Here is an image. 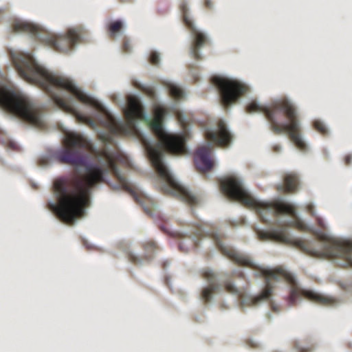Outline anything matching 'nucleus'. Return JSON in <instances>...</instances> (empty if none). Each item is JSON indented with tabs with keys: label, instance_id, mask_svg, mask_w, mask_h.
<instances>
[{
	"label": "nucleus",
	"instance_id": "obj_31",
	"mask_svg": "<svg viewBox=\"0 0 352 352\" xmlns=\"http://www.w3.org/2000/svg\"><path fill=\"white\" fill-rule=\"evenodd\" d=\"M158 226H159L160 228L162 231H164V232H166V233H170V232L169 229H168L166 226H164V225H160V224H159Z\"/></svg>",
	"mask_w": 352,
	"mask_h": 352
},
{
	"label": "nucleus",
	"instance_id": "obj_13",
	"mask_svg": "<svg viewBox=\"0 0 352 352\" xmlns=\"http://www.w3.org/2000/svg\"><path fill=\"white\" fill-rule=\"evenodd\" d=\"M205 135L207 140L220 146H228L232 140V133L221 120L217 122V131H207Z\"/></svg>",
	"mask_w": 352,
	"mask_h": 352
},
{
	"label": "nucleus",
	"instance_id": "obj_23",
	"mask_svg": "<svg viewBox=\"0 0 352 352\" xmlns=\"http://www.w3.org/2000/svg\"><path fill=\"white\" fill-rule=\"evenodd\" d=\"M142 248L146 254H151L157 249V245L153 241L148 240L142 243Z\"/></svg>",
	"mask_w": 352,
	"mask_h": 352
},
{
	"label": "nucleus",
	"instance_id": "obj_15",
	"mask_svg": "<svg viewBox=\"0 0 352 352\" xmlns=\"http://www.w3.org/2000/svg\"><path fill=\"white\" fill-rule=\"evenodd\" d=\"M299 185L298 175L294 172H289L284 175L283 184L278 185L276 189L284 193H294L298 190Z\"/></svg>",
	"mask_w": 352,
	"mask_h": 352
},
{
	"label": "nucleus",
	"instance_id": "obj_20",
	"mask_svg": "<svg viewBox=\"0 0 352 352\" xmlns=\"http://www.w3.org/2000/svg\"><path fill=\"white\" fill-rule=\"evenodd\" d=\"M169 93L175 99L179 100L184 97V90L177 85L170 83L168 85Z\"/></svg>",
	"mask_w": 352,
	"mask_h": 352
},
{
	"label": "nucleus",
	"instance_id": "obj_37",
	"mask_svg": "<svg viewBox=\"0 0 352 352\" xmlns=\"http://www.w3.org/2000/svg\"><path fill=\"white\" fill-rule=\"evenodd\" d=\"M251 346L253 347V348H256V346L255 344H251Z\"/></svg>",
	"mask_w": 352,
	"mask_h": 352
},
{
	"label": "nucleus",
	"instance_id": "obj_8",
	"mask_svg": "<svg viewBox=\"0 0 352 352\" xmlns=\"http://www.w3.org/2000/svg\"><path fill=\"white\" fill-rule=\"evenodd\" d=\"M0 107L34 126H45L40 107L30 97L17 90L1 87Z\"/></svg>",
	"mask_w": 352,
	"mask_h": 352
},
{
	"label": "nucleus",
	"instance_id": "obj_36",
	"mask_svg": "<svg viewBox=\"0 0 352 352\" xmlns=\"http://www.w3.org/2000/svg\"><path fill=\"white\" fill-rule=\"evenodd\" d=\"M150 257H151V256H149V255H145V258H146V259L150 258Z\"/></svg>",
	"mask_w": 352,
	"mask_h": 352
},
{
	"label": "nucleus",
	"instance_id": "obj_22",
	"mask_svg": "<svg viewBox=\"0 0 352 352\" xmlns=\"http://www.w3.org/2000/svg\"><path fill=\"white\" fill-rule=\"evenodd\" d=\"M314 127L318 132H319L322 135H326L328 133V129L326 125L324 124V122H322L320 120H315L314 122Z\"/></svg>",
	"mask_w": 352,
	"mask_h": 352
},
{
	"label": "nucleus",
	"instance_id": "obj_17",
	"mask_svg": "<svg viewBox=\"0 0 352 352\" xmlns=\"http://www.w3.org/2000/svg\"><path fill=\"white\" fill-rule=\"evenodd\" d=\"M14 32L30 33L36 35L40 32V28L30 22L16 20L12 25Z\"/></svg>",
	"mask_w": 352,
	"mask_h": 352
},
{
	"label": "nucleus",
	"instance_id": "obj_7",
	"mask_svg": "<svg viewBox=\"0 0 352 352\" xmlns=\"http://www.w3.org/2000/svg\"><path fill=\"white\" fill-rule=\"evenodd\" d=\"M260 270L266 278L265 288L261 294L256 296L242 298L243 305L254 306L258 305L262 301L270 299L274 290V286L272 284V281L279 280H284L292 285L290 294L288 298V302L291 306L295 305L297 300L302 298H305L309 300L322 305H331L336 302L333 298L323 296L313 290L304 289L298 287L296 285L294 276L282 267H277L274 270L262 268L260 269Z\"/></svg>",
	"mask_w": 352,
	"mask_h": 352
},
{
	"label": "nucleus",
	"instance_id": "obj_35",
	"mask_svg": "<svg viewBox=\"0 0 352 352\" xmlns=\"http://www.w3.org/2000/svg\"><path fill=\"white\" fill-rule=\"evenodd\" d=\"M194 245L195 247H197L198 246V244H197V241H194Z\"/></svg>",
	"mask_w": 352,
	"mask_h": 352
},
{
	"label": "nucleus",
	"instance_id": "obj_30",
	"mask_svg": "<svg viewBox=\"0 0 352 352\" xmlns=\"http://www.w3.org/2000/svg\"><path fill=\"white\" fill-rule=\"evenodd\" d=\"M280 150H281V146L279 144H275L272 147V151L274 153H279L280 151Z\"/></svg>",
	"mask_w": 352,
	"mask_h": 352
},
{
	"label": "nucleus",
	"instance_id": "obj_34",
	"mask_svg": "<svg viewBox=\"0 0 352 352\" xmlns=\"http://www.w3.org/2000/svg\"><path fill=\"white\" fill-rule=\"evenodd\" d=\"M243 273L241 272H239V277H242Z\"/></svg>",
	"mask_w": 352,
	"mask_h": 352
},
{
	"label": "nucleus",
	"instance_id": "obj_33",
	"mask_svg": "<svg viewBox=\"0 0 352 352\" xmlns=\"http://www.w3.org/2000/svg\"><path fill=\"white\" fill-rule=\"evenodd\" d=\"M9 147L11 148L13 150H16V147L17 146L16 145L15 143L14 142H10L9 143Z\"/></svg>",
	"mask_w": 352,
	"mask_h": 352
},
{
	"label": "nucleus",
	"instance_id": "obj_2",
	"mask_svg": "<svg viewBox=\"0 0 352 352\" xmlns=\"http://www.w3.org/2000/svg\"><path fill=\"white\" fill-rule=\"evenodd\" d=\"M13 63L23 79L43 89L59 108L74 115L78 122L93 129L98 126L91 118L81 114L76 109L72 97L62 96V91H67L81 102L100 111L102 113V118L99 120V124L107 129V131H101L98 135L105 144H112L115 135H126L131 131H136L134 123L136 119L148 120L140 100L135 96L128 98V107L124 112L127 123H122L118 122L97 100L82 91L72 80L50 72L38 65L30 54L21 53L13 58Z\"/></svg>",
	"mask_w": 352,
	"mask_h": 352
},
{
	"label": "nucleus",
	"instance_id": "obj_19",
	"mask_svg": "<svg viewBox=\"0 0 352 352\" xmlns=\"http://www.w3.org/2000/svg\"><path fill=\"white\" fill-rule=\"evenodd\" d=\"M306 210L311 216L315 218L316 223L318 226V227H320L322 230H324L325 224L324 223V221L321 217L316 215L314 204L311 203L308 204L306 206Z\"/></svg>",
	"mask_w": 352,
	"mask_h": 352
},
{
	"label": "nucleus",
	"instance_id": "obj_25",
	"mask_svg": "<svg viewBox=\"0 0 352 352\" xmlns=\"http://www.w3.org/2000/svg\"><path fill=\"white\" fill-rule=\"evenodd\" d=\"M122 50L124 53H129L131 51V45L130 41L126 37L123 38Z\"/></svg>",
	"mask_w": 352,
	"mask_h": 352
},
{
	"label": "nucleus",
	"instance_id": "obj_3",
	"mask_svg": "<svg viewBox=\"0 0 352 352\" xmlns=\"http://www.w3.org/2000/svg\"><path fill=\"white\" fill-rule=\"evenodd\" d=\"M166 113V109L161 105H156L154 107V118L149 121L148 124L159 142L155 144L145 143V148L157 174L167 183L164 189V192L179 197L190 206H195L198 204L199 199L174 179L163 162L165 151L173 155H182L186 153L184 135L169 134L164 130L163 119Z\"/></svg>",
	"mask_w": 352,
	"mask_h": 352
},
{
	"label": "nucleus",
	"instance_id": "obj_11",
	"mask_svg": "<svg viewBox=\"0 0 352 352\" xmlns=\"http://www.w3.org/2000/svg\"><path fill=\"white\" fill-rule=\"evenodd\" d=\"M179 9L182 12L183 22L190 32L193 40L192 42L190 52L192 57L196 60L201 59L199 50L209 43L207 36L202 32L198 30L195 27L188 13V8L186 1L181 2Z\"/></svg>",
	"mask_w": 352,
	"mask_h": 352
},
{
	"label": "nucleus",
	"instance_id": "obj_1",
	"mask_svg": "<svg viewBox=\"0 0 352 352\" xmlns=\"http://www.w3.org/2000/svg\"><path fill=\"white\" fill-rule=\"evenodd\" d=\"M64 146V149L56 153V159L61 164L85 166V173L81 177H61L54 181L53 190L57 202L50 201L47 206L61 221L72 225L85 215V209L89 205L91 190L99 184L107 183L106 177L109 173L116 177L121 188L142 206L146 214L165 221L154 201L140 194L120 174L117 163L127 162L120 153L109 151L106 147L95 151L84 136L74 133L65 135Z\"/></svg>",
	"mask_w": 352,
	"mask_h": 352
},
{
	"label": "nucleus",
	"instance_id": "obj_32",
	"mask_svg": "<svg viewBox=\"0 0 352 352\" xmlns=\"http://www.w3.org/2000/svg\"><path fill=\"white\" fill-rule=\"evenodd\" d=\"M314 347L311 346L307 349L298 348L300 352H311L313 350Z\"/></svg>",
	"mask_w": 352,
	"mask_h": 352
},
{
	"label": "nucleus",
	"instance_id": "obj_9",
	"mask_svg": "<svg viewBox=\"0 0 352 352\" xmlns=\"http://www.w3.org/2000/svg\"><path fill=\"white\" fill-rule=\"evenodd\" d=\"M212 80L219 89L221 102L225 108L236 103L249 91L247 85L236 79L214 76Z\"/></svg>",
	"mask_w": 352,
	"mask_h": 352
},
{
	"label": "nucleus",
	"instance_id": "obj_18",
	"mask_svg": "<svg viewBox=\"0 0 352 352\" xmlns=\"http://www.w3.org/2000/svg\"><path fill=\"white\" fill-rule=\"evenodd\" d=\"M124 28V23L121 20L111 21L107 26V32L111 38L114 39L120 33Z\"/></svg>",
	"mask_w": 352,
	"mask_h": 352
},
{
	"label": "nucleus",
	"instance_id": "obj_26",
	"mask_svg": "<svg viewBox=\"0 0 352 352\" xmlns=\"http://www.w3.org/2000/svg\"><path fill=\"white\" fill-rule=\"evenodd\" d=\"M135 86L143 90L148 96H149L151 98H154L155 96V90L153 87H144L143 86H141V85H135Z\"/></svg>",
	"mask_w": 352,
	"mask_h": 352
},
{
	"label": "nucleus",
	"instance_id": "obj_28",
	"mask_svg": "<svg viewBox=\"0 0 352 352\" xmlns=\"http://www.w3.org/2000/svg\"><path fill=\"white\" fill-rule=\"evenodd\" d=\"M204 5L207 9H212L213 6V3L211 0H204Z\"/></svg>",
	"mask_w": 352,
	"mask_h": 352
},
{
	"label": "nucleus",
	"instance_id": "obj_10",
	"mask_svg": "<svg viewBox=\"0 0 352 352\" xmlns=\"http://www.w3.org/2000/svg\"><path fill=\"white\" fill-rule=\"evenodd\" d=\"M206 235L213 239L217 248L223 255L236 263L253 269L257 268L249 256L238 252L232 247L227 245L223 241L224 235L219 232L212 230L206 233L203 226H200L197 227L196 232L194 233L195 237H201Z\"/></svg>",
	"mask_w": 352,
	"mask_h": 352
},
{
	"label": "nucleus",
	"instance_id": "obj_29",
	"mask_svg": "<svg viewBox=\"0 0 352 352\" xmlns=\"http://www.w3.org/2000/svg\"><path fill=\"white\" fill-rule=\"evenodd\" d=\"M352 160V156L351 155H347L344 157V163L346 165H349Z\"/></svg>",
	"mask_w": 352,
	"mask_h": 352
},
{
	"label": "nucleus",
	"instance_id": "obj_12",
	"mask_svg": "<svg viewBox=\"0 0 352 352\" xmlns=\"http://www.w3.org/2000/svg\"><path fill=\"white\" fill-rule=\"evenodd\" d=\"M80 40V33L75 29H69L65 35L47 34L43 41L54 50L65 53L72 50Z\"/></svg>",
	"mask_w": 352,
	"mask_h": 352
},
{
	"label": "nucleus",
	"instance_id": "obj_4",
	"mask_svg": "<svg viewBox=\"0 0 352 352\" xmlns=\"http://www.w3.org/2000/svg\"><path fill=\"white\" fill-rule=\"evenodd\" d=\"M317 239L322 243L316 249L311 242L292 238L286 227H279L270 231L258 230L261 240H273L283 244L295 246L310 256L317 258H340L348 267H352V241H337L322 231H314Z\"/></svg>",
	"mask_w": 352,
	"mask_h": 352
},
{
	"label": "nucleus",
	"instance_id": "obj_24",
	"mask_svg": "<svg viewBox=\"0 0 352 352\" xmlns=\"http://www.w3.org/2000/svg\"><path fill=\"white\" fill-rule=\"evenodd\" d=\"M149 62L153 65H158L160 63V55L157 52L153 51L149 56Z\"/></svg>",
	"mask_w": 352,
	"mask_h": 352
},
{
	"label": "nucleus",
	"instance_id": "obj_16",
	"mask_svg": "<svg viewBox=\"0 0 352 352\" xmlns=\"http://www.w3.org/2000/svg\"><path fill=\"white\" fill-rule=\"evenodd\" d=\"M202 276L208 281L209 285L203 289L201 298L205 302H208L211 300L212 294L218 289L219 286L215 283V275L211 270H203Z\"/></svg>",
	"mask_w": 352,
	"mask_h": 352
},
{
	"label": "nucleus",
	"instance_id": "obj_27",
	"mask_svg": "<svg viewBox=\"0 0 352 352\" xmlns=\"http://www.w3.org/2000/svg\"><path fill=\"white\" fill-rule=\"evenodd\" d=\"M127 257L129 261L134 265H138L141 263V259L134 255L132 252H128Z\"/></svg>",
	"mask_w": 352,
	"mask_h": 352
},
{
	"label": "nucleus",
	"instance_id": "obj_5",
	"mask_svg": "<svg viewBox=\"0 0 352 352\" xmlns=\"http://www.w3.org/2000/svg\"><path fill=\"white\" fill-rule=\"evenodd\" d=\"M220 188L229 199L254 208L261 221L265 223H270L271 219L279 214H288L294 219L289 226L296 227L301 231L309 230L307 225L298 218L294 206L281 200L272 202L258 201L244 189L241 181L235 176L222 179Z\"/></svg>",
	"mask_w": 352,
	"mask_h": 352
},
{
	"label": "nucleus",
	"instance_id": "obj_21",
	"mask_svg": "<svg viewBox=\"0 0 352 352\" xmlns=\"http://www.w3.org/2000/svg\"><path fill=\"white\" fill-rule=\"evenodd\" d=\"M223 285L226 291L230 294L241 296L240 290L233 284L230 278L223 280Z\"/></svg>",
	"mask_w": 352,
	"mask_h": 352
},
{
	"label": "nucleus",
	"instance_id": "obj_14",
	"mask_svg": "<svg viewBox=\"0 0 352 352\" xmlns=\"http://www.w3.org/2000/svg\"><path fill=\"white\" fill-rule=\"evenodd\" d=\"M212 146L210 144L198 148L195 153L194 162L196 168L200 173H206L210 170L214 162L211 159Z\"/></svg>",
	"mask_w": 352,
	"mask_h": 352
},
{
	"label": "nucleus",
	"instance_id": "obj_6",
	"mask_svg": "<svg viewBox=\"0 0 352 352\" xmlns=\"http://www.w3.org/2000/svg\"><path fill=\"white\" fill-rule=\"evenodd\" d=\"M245 111L248 113H263L274 133L279 135L286 133L296 147L301 151L307 149V145L300 135V125L296 107L288 99L276 100L269 106L252 101L246 106Z\"/></svg>",
	"mask_w": 352,
	"mask_h": 352
}]
</instances>
